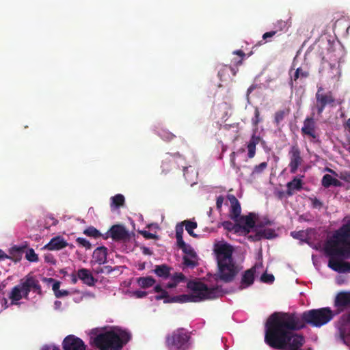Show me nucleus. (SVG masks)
<instances>
[{
    "mask_svg": "<svg viewBox=\"0 0 350 350\" xmlns=\"http://www.w3.org/2000/svg\"><path fill=\"white\" fill-rule=\"evenodd\" d=\"M334 317V314L329 308H321L319 309H312L305 311L299 317V320L303 322L304 327L306 324L319 327L329 321Z\"/></svg>",
    "mask_w": 350,
    "mask_h": 350,
    "instance_id": "obj_6",
    "label": "nucleus"
},
{
    "mask_svg": "<svg viewBox=\"0 0 350 350\" xmlns=\"http://www.w3.org/2000/svg\"><path fill=\"white\" fill-rule=\"evenodd\" d=\"M155 280L152 276L140 277L137 278V284L143 288H147L154 285Z\"/></svg>",
    "mask_w": 350,
    "mask_h": 350,
    "instance_id": "obj_29",
    "label": "nucleus"
},
{
    "mask_svg": "<svg viewBox=\"0 0 350 350\" xmlns=\"http://www.w3.org/2000/svg\"><path fill=\"white\" fill-rule=\"evenodd\" d=\"M271 225V221L269 219H266L264 221H257L256 224H255V229H262L265 226Z\"/></svg>",
    "mask_w": 350,
    "mask_h": 350,
    "instance_id": "obj_53",
    "label": "nucleus"
},
{
    "mask_svg": "<svg viewBox=\"0 0 350 350\" xmlns=\"http://www.w3.org/2000/svg\"><path fill=\"white\" fill-rule=\"evenodd\" d=\"M312 115H314L313 113ZM301 132L303 135L309 136L314 139L318 138L319 136L316 132V124L313 116L307 117L304 120Z\"/></svg>",
    "mask_w": 350,
    "mask_h": 350,
    "instance_id": "obj_15",
    "label": "nucleus"
},
{
    "mask_svg": "<svg viewBox=\"0 0 350 350\" xmlns=\"http://www.w3.org/2000/svg\"><path fill=\"white\" fill-rule=\"evenodd\" d=\"M76 241L79 245L85 247L86 250H90L92 247V245L90 241L84 238L78 237L76 239Z\"/></svg>",
    "mask_w": 350,
    "mask_h": 350,
    "instance_id": "obj_43",
    "label": "nucleus"
},
{
    "mask_svg": "<svg viewBox=\"0 0 350 350\" xmlns=\"http://www.w3.org/2000/svg\"><path fill=\"white\" fill-rule=\"evenodd\" d=\"M304 177V176H301L299 178L297 176H295L293 178V180L290 182H288L286 184V195L288 196H291L294 193V191H300L301 190L303 187V180L302 178Z\"/></svg>",
    "mask_w": 350,
    "mask_h": 350,
    "instance_id": "obj_21",
    "label": "nucleus"
},
{
    "mask_svg": "<svg viewBox=\"0 0 350 350\" xmlns=\"http://www.w3.org/2000/svg\"><path fill=\"white\" fill-rule=\"evenodd\" d=\"M185 225L181 222L176 226V239L177 244L181 243L183 241V234L184 232L183 226Z\"/></svg>",
    "mask_w": 350,
    "mask_h": 350,
    "instance_id": "obj_37",
    "label": "nucleus"
},
{
    "mask_svg": "<svg viewBox=\"0 0 350 350\" xmlns=\"http://www.w3.org/2000/svg\"><path fill=\"white\" fill-rule=\"evenodd\" d=\"M131 334L121 329L108 330L91 338L92 345L99 350H121L131 339Z\"/></svg>",
    "mask_w": 350,
    "mask_h": 350,
    "instance_id": "obj_5",
    "label": "nucleus"
},
{
    "mask_svg": "<svg viewBox=\"0 0 350 350\" xmlns=\"http://www.w3.org/2000/svg\"><path fill=\"white\" fill-rule=\"evenodd\" d=\"M321 184L324 187L328 188L332 185L336 186V187L340 186V180L334 178L333 176H332L329 174H325L323 176V178L321 180Z\"/></svg>",
    "mask_w": 350,
    "mask_h": 350,
    "instance_id": "obj_28",
    "label": "nucleus"
},
{
    "mask_svg": "<svg viewBox=\"0 0 350 350\" xmlns=\"http://www.w3.org/2000/svg\"><path fill=\"white\" fill-rule=\"evenodd\" d=\"M139 233L146 239H157V236L155 234H152L146 230L140 231Z\"/></svg>",
    "mask_w": 350,
    "mask_h": 350,
    "instance_id": "obj_51",
    "label": "nucleus"
},
{
    "mask_svg": "<svg viewBox=\"0 0 350 350\" xmlns=\"http://www.w3.org/2000/svg\"><path fill=\"white\" fill-rule=\"evenodd\" d=\"M232 231L234 233L247 235L250 233V231L243 226L242 223L238 222V224H235Z\"/></svg>",
    "mask_w": 350,
    "mask_h": 350,
    "instance_id": "obj_38",
    "label": "nucleus"
},
{
    "mask_svg": "<svg viewBox=\"0 0 350 350\" xmlns=\"http://www.w3.org/2000/svg\"><path fill=\"white\" fill-rule=\"evenodd\" d=\"M44 261L47 263H49L51 265H55L57 262V260L54 258L53 255L51 254H46L44 256Z\"/></svg>",
    "mask_w": 350,
    "mask_h": 350,
    "instance_id": "obj_50",
    "label": "nucleus"
},
{
    "mask_svg": "<svg viewBox=\"0 0 350 350\" xmlns=\"http://www.w3.org/2000/svg\"><path fill=\"white\" fill-rule=\"evenodd\" d=\"M25 281L27 288H29V293L32 291L33 293H37L40 296L43 295L41 285L39 281L31 275H27L25 277Z\"/></svg>",
    "mask_w": 350,
    "mask_h": 350,
    "instance_id": "obj_20",
    "label": "nucleus"
},
{
    "mask_svg": "<svg viewBox=\"0 0 350 350\" xmlns=\"http://www.w3.org/2000/svg\"><path fill=\"white\" fill-rule=\"evenodd\" d=\"M308 76H309V72L308 71L303 70L301 68H298L295 70L293 77H291L289 84L291 87H293V81H297L299 77L306 78Z\"/></svg>",
    "mask_w": 350,
    "mask_h": 350,
    "instance_id": "obj_34",
    "label": "nucleus"
},
{
    "mask_svg": "<svg viewBox=\"0 0 350 350\" xmlns=\"http://www.w3.org/2000/svg\"><path fill=\"white\" fill-rule=\"evenodd\" d=\"M255 216L254 213H250L247 215L241 216L237 222L242 223L245 229L250 232L251 230L255 227Z\"/></svg>",
    "mask_w": 350,
    "mask_h": 350,
    "instance_id": "obj_25",
    "label": "nucleus"
},
{
    "mask_svg": "<svg viewBox=\"0 0 350 350\" xmlns=\"http://www.w3.org/2000/svg\"><path fill=\"white\" fill-rule=\"evenodd\" d=\"M183 224L185 226V230L189 233V234L193 237L197 238L198 235L194 233L193 230L197 228V223L196 221H191L190 220H185L183 221Z\"/></svg>",
    "mask_w": 350,
    "mask_h": 350,
    "instance_id": "obj_32",
    "label": "nucleus"
},
{
    "mask_svg": "<svg viewBox=\"0 0 350 350\" xmlns=\"http://www.w3.org/2000/svg\"><path fill=\"white\" fill-rule=\"evenodd\" d=\"M159 294L155 296V299L157 300L164 299V303L167 304V300H170L171 299V296L169 295V293L167 291H163L161 293H159Z\"/></svg>",
    "mask_w": 350,
    "mask_h": 350,
    "instance_id": "obj_44",
    "label": "nucleus"
},
{
    "mask_svg": "<svg viewBox=\"0 0 350 350\" xmlns=\"http://www.w3.org/2000/svg\"><path fill=\"white\" fill-rule=\"evenodd\" d=\"M103 268L104 273H106V274H109L113 271L118 270L119 269L118 267H112L109 266V265L104 266V267H103Z\"/></svg>",
    "mask_w": 350,
    "mask_h": 350,
    "instance_id": "obj_57",
    "label": "nucleus"
},
{
    "mask_svg": "<svg viewBox=\"0 0 350 350\" xmlns=\"http://www.w3.org/2000/svg\"><path fill=\"white\" fill-rule=\"evenodd\" d=\"M190 333L180 327L174 330L165 337V346L169 350H189L191 345Z\"/></svg>",
    "mask_w": 350,
    "mask_h": 350,
    "instance_id": "obj_7",
    "label": "nucleus"
},
{
    "mask_svg": "<svg viewBox=\"0 0 350 350\" xmlns=\"http://www.w3.org/2000/svg\"><path fill=\"white\" fill-rule=\"evenodd\" d=\"M135 295L138 298H142L147 295V293L145 291H136L135 292Z\"/></svg>",
    "mask_w": 350,
    "mask_h": 350,
    "instance_id": "obj_61",
    "label": "nucleus"
},
{
    "mask_svg": "<svg viewBox=\"0 0 350 350\" xmlns=\"http://www.w3.org/2000/svg\"><path fill=\"white\" fill-rule=\"evenodd\" d=\"M312 204L314 208H321L323 206V203L316 198L312 200Z\"/></svg>",
    "mask_w": 350,
    "mask_h": 350,
    "instance_id": "obj_59",
    "label": "nucleus"
},
{
    "mask_svg": "<svg viewBox=\"0 0 350 350\" xmlns=\"http://www.w3.org/2000/svg\"><path fill=\"white\" fill-rule=\"evenodd\" d=\"M43 281L46 282L47 283H53L52 285V289L54 292L55 295H56V293L59 291L60 287V282L55 280L53 278H44Z\"/></svg>",
    "mask_w": 350,
    "mask_h": 350,
    "instance_id": "obj_39",
    "label": "nucleus"
},
{
    "mask_svg": "<svg viewBox=\"0 0 350 350\" xmlns=\"http://www.w3.org/2000/svg\"><path fill=\"white\" fill-rule=\"evenodd\" d=\"M255 272L254 267L247 269L244 272L241 281V288H247L254 283Z\"/></svg>",
    "mask_w": 350,
    "mask_h": 350,
    "instance_id": "obj_24",
    "label": "nucleus"
},
{
    "mask_svg": "<svg viewBox=\"0 0 350 350\" xmlns=\"http://www.w3.org/2000/svg\"><path fill=\"white\" fill-rule=\"evenodd\" d=\"M254 234L247 237L251 241H258L262 239H270L277 236L274 230L271 228L255 229Z\"/></svg>",
    "mask_w": 350,
    "mask_h": 350,
    "instance_id": "obj_16",
    "label": "nucleus"
},
{
    "mask_svg": "<svg viewBox=\"0 0 350 350\" xmlns=\"http://www.w3.org/2000/svg\"><path fill=\"white\" fill-rule=\"evenodd\" d=\"M233 54H236V55H238L240 57H241V59H239L237 63H236V65L237 66H239V65H241L242 64V61H243V57H245V53L241 51V50H237V51H234L233 52Z\"/></svg>",
    "mask_w": 350,
    "mask_h": 350,
    "instance_id": "obj_55",
    "label": "nucleus"
},
{
    "mask_svg": "<svg viewBox=\"0 0 350 350\" xmlns=\"http://www.w3.org/2000/svg\"><path fill=\"white\" fill-rule=\"evenodd\" d=\"M261 280L265 283H272L274 281V276L272 274L265 273L261 276Z\"/></svg>",
    "mask_w": 350,
    "mask_h": 350,
    "instance_id": "obj_49",
    "label": "nucleus"
},
{
    "mask_svg": "<svg viewBox=\"0 0 350 350\" xmlns=\"http://www.w3.org/2000/svg\"><path fill=\"white\" fill-rule=\"evenodd\" d=\"M290 172L295 174L299 167L302 164L304 159L301 157V150L297 144L292 146L288 151Z\"/></svg>",
    "mask_w": 350,
    "mask_h": 350,
    "instance_id": "obj_11",
    "label": "nucleus"
},
{
    "mask_svg": "<svg viewBox=\"0 0 350 350\" xmlns=\"http://www.w3.org/2000/svg\"><path fill=\"white\" fill-rule=\"evenodd\" d=\"M329 256L328 266L333 270L339 273L349 272L350 273V262H343L338 258L345 259L340 256Z\"/></svg>",
    "mask_w": 350,
    "mask_h": 350,
    "instance_id": "obj_14",
    "label": "nucleus"
},
{
    "mask_svg": "<svg viewBox=\"0 0 350 350\" xmlns=\"http://www.w3.org/2000/svg\"><path fill=\"white\" fill-rule=\"evenodd\" d=\"M260 137L259 136H256L253 135L247 144V150H248V157L250 159L253 158L256 154V146L260 142Z\"/></svg>",
    "mask_w": 350,
    "mask_h": 350,
    "instance_id": "obj_26",
    "label": "nucleus"
},
{
    "mask_svg": "<svg viewBox=\"0 0 350 350\" xmlns=\"http://www.w3.org/2000/svg\"><path fill=\"white\" fill-rule=\"evenodd\" d=\"M290 111L289 108H285L284 109L277 111L274 115L275 124L279 125L284 118L290 113Z\"/></svg>",
    "mask_w": 350,
    "mask_h": 350,
    "instance_id": "obj_31",
    "label": "nucleus"
},
{
    "mask_svg": "<svg viewBox=\"0 0 350 350\" xmlns=\"http://www.w3.org/2000/svg\"><path fill=\"white\" fill-rule=\"evenodd\" d=\"M327 255L350 258V220L339 228L325 243Z\"/></svg>",
    "mask_w": 350,
    "mask_h": 350,
    "instance_id": "obj_4",
    "label": "nucleus"
},
{
    "mask_svg": "<svg viewBox=\"0 0 350 350\" xmlns=\"http://www.w3.org/2000/svg\"><path fill=\"white\" fill-rule=\"evenodd\" d=\"M161 136L164 140L167 142L172 140L175 137L174 134L167 132H163V133L161 134Z\"/></svg>",
    "mask_w": 350,
    "mask_h": 350,
    "instance_id": "obj_54",
    "label": "nucleus"
},
{
    "mask_svg": "<svg viewBox=\"0 0 350 350\" xmlns=\"http://www.w3.org/2000/svg\"><path fill=\"white\" fill-rule=\"evenodd\" d=\"M142 252L144 254H146V255H151L152 254V252L150 251V250L146 247H142Z\"/></svg>",
    "mask_w": 350,
    "mask_h": 350,
    "instance_id": "obj_63",
    "label": "nucleus"
},
{
    "mask_svg": "<svg viewBox=\"0 0 350 350\" xmlns=\"http://www.w3.org/2000/svg\"><path fill=\"white\" fill-rule=\"evenodd\" d=\"M69 294V292L66 290H59L56 293L55 297L57 298H60L64 296H67Z\"/></svg>",
    "mask_w": 350,
    "mask_h": 350,
    "instance_id": "obj_60",
    "label": "nucleus"
},
{
    "mask_svg": "<svg viewBox=\"0 0 350 350\" xmlns=\"http://www.w3.org/2000/svg\"><path fill=\"white\" fill-rule=\"evenodd\" d=\"M235 224L232 223L230 221H226L221 223V226L224 229L228 231H232Z\"/></svg>",
    "mask_w": 350,
    "mask_h": 350,
    "instance_id": "obj_52",
    "label": "nucleus"
},
{
    "mask_svg": "<svg viewBox=\"0 0 350 350\" xmlns=\"http://www.w3.org/2000/svg\"><path fill=\"white\" fill-rule=\"evenodd\" d=\"M267 165L268 164L267 162H262L259 165H256L254 167L252 175L261 174L267 167Z\"/></svg>",
    "mask_w": 350,
    "mask_h": 350,
    "instance_id": "obj_40",
    "label": "nucleus"
},
{
    "mask_svg": "<svg viewBox=\"0 0 350 350\" xmlns=\"http://www.w3.org/2000/svg\"><path fill=\"white\" fill-rule=\"evenodd\" d=\"M71 277V282L72 284H76L78 281V276H77V273H72L70 275Z\"/></svg>",
    "mask_w": 350,
    "mask_h": 350,
    "instance_id": "obj_62",
    "label": "nucleus"
},
{
    "mask_svg": "<svg viewBox=\"0 0 350 350\" xmlns=\"http://www.w3.org/2000/svg\"><path fill=\"white\" fill-rule=\"evenodd\" d=\"M291 235L295 239L303 240L305 237V232L304 230L293 231L291 232Z\"/></svg>",
    "mask_w": 350,
    "mask_h": 350,
    "instance_id": "obj_48",
    "label": "nucleus"
},
{
    "mask_svg": "<svg viewBox=\"0 0 350 350\" xmlns=\"http://www.w3.org/2000/svg\"><path fill=\"white\" fill-rule=\"evenodd\" d=\"M235 156H236L235 152H232L230 154V165L233 169H234L237 172H238L240 170L241 168L235 162Z\"/></svg>",
    "mask_w": 350,
    "mask_h": 350,
    "instance_id": "obj_47",
    "label": "nucleus"
},
{
    "mask_svg": "<svg viewBox=\"0 0 350 350\" xmlns=\"http://www.w3.org/2000/svg\"><path fill=\"white\" fill-rule=\"evenodd\" d=\"M64 350H86V345L79 338L74 335L67 336L63 340Z\"/></svg>",
    "mask_w": 350,
    "mask_h": 350,
    "instance_id": "obj_13",
    "label": "nucleus"
},
{
    "mask_svg": "<svg viewBox=\"0 0 350 350\" xmlns=\"http://www.w3.org/2000/svg\"><path fill=\"white\" fill-rule=\"evenodd\" d=\"M334 305L340 308L350 306V292H340L338 293L335 299Z\"/></svg>",
    "mask_w": 350,
    "mask_h": 350,
    "instance_id": "obj_23",
    "label": "nucleus"
},
{
    "mask_svg": "<svg viewBox=\"0 0 350 350\" xmlns=\"http://www.w3.org/2000/svg\"><path fill=\"white\" fill-rule=\"evenodd\" d=\"M277 32H278V30H273V31H270L266 32L262 35V38H263V40H267V38H272L273 36H275L277 33Z\"/></svg>",
    "mask_w": 350,
    "mask_h": 350,
    "instance_id": "obj_58",
    "label": "nucleus"
},
{
    "mask_svg": "<svg viewBox=\"0 0 350 350\" xmlns=\"http://www.w3.org/2000/svg\"><path fill=\"white\" fill-rule=\"evenodd\" d=\"M129 237V232L123 226L116 224L103 235V239L107 240L111 237L115 241H120L127 239Z\"/></svg>",
    "mask_w": 350,
    "mask_h": 350,
    "instance_id": "obj_12",
    "label": "nucleus"
},
{
    "mask_svg": "<svg viewBox=\"0 0 350 350\" xmlns=\"http://www.w3.org/2000/svg\"><path fill=\"white\" fill-rule=\"evenodd\" d=\"M111 208H119L124 205L125 198L122 194H116V196L111 198Z\"/></svg>",
    "mask_w": 350,
    "mask_h": 350,
    "instance_id": "obj_33",
    "label": "nucleus"
},
{
    "mask_svg": "<svg viewBox=\"0 0 350 350\" xmlns=\"http://www.w3.org/2000/svg\"><path fill=\"white\" fill-rule=\"evenodd\" d=\"M69 245L68 243L62 237L56 236L51 239V241L44 247L50 251L60 250Z\"/></svg>",
    "mask_w": 350,
    "mask_h": 350,
    "instance_id": "obj_17",
    "label": "nucleus"
},
{
    "mask_svg": "<svg viewBox=\"0 0 350 350\" xmlns=\"http://www.w3.org/2000/svg\"><path fill=\"white\" fill-rule=\"evenodd\" d=\"M161 167L162 172L165 174L180 167H182L183 171L187 168L185 158L178 152L167 153L166 157L162 161Z\"/></svg>",
    "mask_w": 350,
    "mask_h": 350,
    "instance_id": "obj_8",
    "label": "nucleus"
},
{
    "mask_svg": "<svg viewBox=\"0 0 350 350\" xmlns=\"http://www.w3.org/2000/svg\"><path fill=\"white\" fill-rule=\"evenodd\" d=\"M77 276L83 284L88 286H94L98 281V280L92 275L90 271L85 268L79 269L77 271Z\"/></svg>",
    "mask_w": 350,
    "mask_h": 350,
    "instance_id": "obj_18",
    "label": "nucleus"
},
{
    "mask_svg": "<svg viewBox=\"0 0 350 350\" xmlns=\"http://www.w3.org/2000/svg\"><path fill=\"white\" fill-rule=\"evenodd\" d=\"M172 268L165 264L156 265L154 273L159 276L163 278H167L170 275Z\"/></svg>",
    "mask_w": 350,
    "mask_h": 350,
    "instance_id": "obj_27",
    "label": "nucleus"
},
{
    "mask_svg": "<svg viewBox=\"0 0 350 350\" xmlns=\"http://www.w3.org/2000/svg\"><path fill=\"white\" fill-rule=\"evenodd\" d=\"M260 121L259 109L258 107H256L254 109V116L252 118V123L254 126L256 127Z\"/></svg>",
    "mask_w": 350,
    "mask_h": 350,
    "instance_id": "obj_45",
    "label": "nucleus"
},
{
    "mask_svg": "<svg viewBox=\"0 0 350 350\" xmlns=\"http://www.w3.org/2000/svg\"><path fill=\"white\" fill-rule=\"evenodd\" d=\"M286 22L283 20H278L274 24V27L278 31H282L286 27Z\"/></svg>",
    "mask_w": 350,
    "mask_h": 350,
    "instance_id": "obj_46",
    "label": "nucleus"
},
{
    "mask_svg": "<svg viewBox=\"0 0 350 350\" xmlns=\"http://www.w3.org/2000/svg\"><path fill=\"white\" fill-rule=\"evenodd\" d=\"M107 248L105 246L97 247L93 252L92 261L98 265H103L107 262Z\"/></svg>",
    "mask_w": 350,
    "mask_h": 350,
    "instance_id": "obj_22",
    "label": "nucleus"
},
{
    "mask_svg": "<svg viewBox=\"0 0 350 350\" xmlns=\"http://www.w3.org/2000/svg\"><path fill=\"white\" fill-rule=\"evenodd\" d=\"M323 91V87L319 86L315 94L316 104L314 108L317 109L319 116L322 114L327 105H335V98L333 96L332 92L329 91L324 94Z\"/></svg>",
    "mask_w": 350,
    "mask_h": 350,
    "instance_id": "obj_9",
    "label": "nucleus"
},
{
    "mask_svg": "<svg viewBox=\"0 0 350 350\" xmlns=\"http://www.w3.org/2000/svg\"><path fill=\"white\" fill-rule=\"evenodd\" d=\"M187 287L192 292L189 295H180L172 296L167 302L186 303L199 302L206 299H213L223 295L221 286L208 287L202 282L190 280L187 282Z\"/></svg>",
    "mask_w": 350,
    "mask_h": 350,
    "instance_id": "obj_2",
    "label": "nucleus"
},
{
    "mask_svg": "<svg viewBox=\"0 0 350 350\" xmlns=\"http://www.w3.org/2000/svg\"><path fill=\"white\" fill-rule=\"evenodd\" d=\"M26 258L30 262H38V256L33 249H29L26 253Z\"/></svg>",
    "mask_w": 350,
    "mask_h": 350,
    "instance_id": "obj_41",
    "label": "nucleus"
},
{
    "mask_svg": "<svg viewBox=\"0 0 350 350\" xmlns=\"http://www.w3.org/2000/svg\"><path fill=\"white\" fill-rule=\"evenodd\" d=\"M8 297L11 300L12 305L18 304V301L23 298L29 299V288L27 287L25 278L11 289Z\"/></svg>",
    "mask_w": 350,
    "mask_h": 350,
    "instance_id": "obj_10",
    "label": "nucleus"
},
{
    "mask_svg": "<svg viewBox=\"0 0 350 350\" xmlns=\"http://www.w3.org/2000/svg\"><path fill=\"white\" fill-rule=\"evenodd\" d=\"M177 245L185 254V256L197 257V254L193 250V248L190 245L186 244L185 241H183L181 243L177 244Z\"/></svg>",
    "mask_w": 350,
    "mask_h": 350,
    "instance_id": "obj_30",
    "label": "nucleus"
},
{
    "mask_svg": "<svg viewBox=\"0 0 350 350\" xmlns=\"http://www.w3.org/2000/svg\"><path fill=\"white\" fill-rule=\"evenodd\" d=\"M1 302H2V306L3 308V309H6L8 308L9 305H8V299L6 298H3L2 300H1Z\"/></svg>",
    "mask_w": 350,
    "mask_h": 350,
    "instance_id": "obj_64",
    "label": "nucleus"
},
{
    "mask_svg": "<svg viewBox=\"0 0 350 350\" xmlns=\"http://www.w3.org/2000/svg\"><path fill=\"white\" fill-rule=\"evenodd\" d=\"M183 260V265L187 267L194 268L198 265V256L191 257L190 256H184Z\"/></svg>",
    "mask_w": 350,
    "mask_h": 350,
    "instance_id": "obj_35",
    "label": "nucleus"
},
{
    "mask_svg": "<svg viewBox=\"0 0 350 350\" xmlns=\"http://www.w3.org/2000/svg\"><path fill=\"white\" fill-rule=\"evenodd\" d=\"M224 200V198L222 196H219L217 198L216 207H217V210L221 211Z\"/></svg>",
    "mask_w": 350,
    "mask_h": 350,
    "instance_id": "obj_56",
    "label": "nucleus"
},
{
    "mask_svg": "<svg viewBox=\"0 0 350 350\" xmlns=\"http://www.w3.org/2000/svg\"><path fill=\"white\" fill-rule=\"evenodd\" d=\"M265 327V341L272 348L297 349L304 344L302 335L293 333L304 327L295 312H275L268 318Z\"/></svg>",
    "mask_w": 350,
    "mask_h": 350,
    "instance_id": "obj_1",
    "label": "nucleus"
},
{
    "mask_svg": "<svg viewBox=\"0 0 350 350\" xmlns=\"http://www.w3.org/2000/svg\"><path fill=\"white\" fill-rule=\"evenodd\" d=\"M83 234H85V235H87L88 237H93L95 239H97L98 237L103 238V234H101L99 232V230H98L96 228H95L93 226H90V227L87 228L85 230H84Z\"/></svg>",
    "mask_w": 350,
    "mask_h": 350,
    "instance_id": "obj_36",
    "label": "nucleus"
},
{
    "mask_svg": "<svg viewBox=\"0 0 350 350\" xmlns=\"http://www.w3.org/2000/svg\"><path fill=\"white\" fill-rule=\"evenodd\" d=\"M214 253L218 266L217 276L225 282H232L238 273L232 258V247L226 243H218L214 246Z\"/></svg>",
    "mask_w": 350,
    "mask_h": 350,
    "instance_id": "obj_3",
    "label": "nucleus"
},
{
    "mask_svg": "<svg viewBox=\"0 0 350 350\" xmlns=\"http://www.w3.org/2000/svg\"><path fill=\"white\" fill-rule=\"evenodd\" d=\"M231 206L230 211V216L232 219L237 221L241 217V208L239 200L233 195L228 196Z\"/></svg>",
    "mask_w": 350,
    "mask_h": 350,
    "instance_id": "obj_19",
    "label": "nucleus"
},
{
    "mask_svg": "<svg viewBox=\"0 0 350 350\" xmlns=\"http://www.w3.org/2000/svg\"><path fill=\"white\" fill-rule=\"evenodd\" d=\"M172 280L178 284L181 282H185L186 280V277L183 273H175L172 276Z\"/></svg>",
    "mask_w": 350,
    "mask_h": 350,
    "instance_id": "obj_42",
    "label": "nucleus"
}]
</instances>
